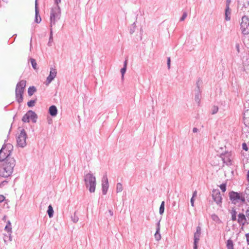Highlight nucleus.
Instances as JSON below:
<instances>
[{
    "label": "nucleus",
    "instance_id": "1",
    "mask_svg": "<svg viewBox=\"0 0 249 249\" xmlns=\"http://www.w3.org/2000/svg\"><path fill=\"white\" fill-rule=\"evenodd\" d=\"M84 182L86 187L91 193H94L96 186V180L95 176L90 173L84 176Z\"/></svg>",
    "mask_w": 249,
    "mask_h": 249
},
{
    "label": "nucleus",
    "instance_id": "2",
    "mask_svg": "<svg viewBox=\"0 0 249 249\" xmlns=\"http://www.w3.org/2000/svg\"><path fill=\"white\" fill-rule=\"evenodd\" d=\"M214 160H220L221 166H230L233 163V157L231 152L226 151L220 155L214 157Z\"/></svg>",
    "mask_w": 249,
    "mask_h": 249
},
{
    "label": "nucleus",
    "instance_id": "3",
    "mask_svg": "<svg viewBox=\"0 0 249 249\" xmlns=\"http://www.w3.org/2000/svg\"><path fill=\"white\" fill-rule=\"evenodd\" d=\"M26 81L22 80L18 82L16 85L15 94L16 100L18 103L23 102V94L26 87Z\"/></svg>",
    "mask_w": 249,
    "mask_h": 249
},
{
    "label": "nucleus",
    "instance_id": "4",
    "mask_svg": "<svg viewBox=\"0 0 249 249\" xmlns=\"http://www.w3.org/2000/svg\"><path fill=\"white\" fill-rule=\"evenodd\" d=\"M61 9L59 5L52 8L50 12V27L52 28L60 18Z\"/></svg>",
    "mask_w": 249,
    "mask_h": 249
},
{
    "label": "nucleus",
    "instance_id": "5",
    "mask_svg": "<svg viewBox=\"0 0 249 249\" xmlns=\"http://www.w3.org/2000/svg\"><path fill=\"white\" fill-rule=\"evenodd\" d=\"M249 189L247 188L245 193H239L234 191H231L229 193V196L230 200L232 203L235 204L239 201L245 203L246 201L245 194H247V191H249Z\"/></svg>",
    "mask_w": 249,
    "mask_h": 249
},
{
    "label": "nucleus",
    "instance_id": "6",
    "mask_svg": "<svg viewBox=\"0 0 249 249\" xmlns=\"http://www.w3.org/2000/svg\"><path fill=\"white\" fill-rule=\"evenodd\" d=\"M240 29L244 36L249 35V18L248 16H244L242 18Z\"/></svg>",
    "mask_w": 249,
    "mask_h": 249
},
{
    "label": "nucleus",
    "instance_id": "7",
    "mask_svg": "<svg viewBox=\"0 0 249 249\" xmlns=\"http://www.w3.org/2000/svg\"><path fill=\"white\" fill-rule=\"evenodd\" d=\"M37 115L35 112L30 110L24 115L22 118V121L24 123H29L30 119H31L33 123H36L37 122Z\"/></svg>",
    "mask_w": 249,
    "mask_h": 249
},
{
    "label": "nucleus",
    "instance_id": "8",
    "mask_svg": "<svg viewBox=\"0 0 249 249\" xmlns=\"http://www.w3.org/2000/svg\"><path fill=\"white\" fill-rule=\"evenodd\" d=\"M27 139V134L25 130L22 129L20 133L17 138V145L20 147H24L26 145V140Z\"/></svg>",
    "mask_w": 249,
    "mask_h": 249
},
{
    "label": "nucleus",
    "instance_id": "9",
    "mask_svg": "<svg viewBox=\"0 0 249 249\" xmlns=\"http://www.w3.org/2000/svg\"><path fill=\"white\" fill-rule=\"evenodd\" d=\"M201 228L199 226L196 227V231L194 233V249H197V244L199 241L201 235Z\"/></svg>",
    "mask_w": 249,
    "mask_h": 249
},
{
    "label": "nucleus",
    "instance_id": "10",
    "mask_svg": "<svg viewBox=\"0 0 249 249\" xmlns=\"http://www.w3.org/2000/svg\"><path fill=\"white\" fill-rule=\"evenodd\" d=\"M57 74L56 70L53 67L50 68L49 76L47 77L45 84L48 85L56 77Z\"/></svg>",
    "mask_w": 249,
    "mask_h": 249
},
{
    "label": "nucleus",
    "instance_id": "11",
    "mask_svg": "<svg viewBox=\"0 0 249 249\" xmlns=\"http://www.w3.org/2000/svg\"><path fill=\"white\" fill-rule=\"evenodd\" d=\"M212 196L217 204L219 205L222 203V198L219 190H214L213 191Z\"/></svg>",
    "mask_w": 249,
    "mask_h": 249
},
{
    "label": "nucleus",
    "instance_id": "12",
    "mask_svg": "<svg viewBox=\"0 0 249 249\" xmlns=\"http://www.w3.org/2000/svg\"><path fill=\"white\" fill-rule=\"evenodd\" d=\"M108 188V179L107 175L104 176L102 180V193L105 195L107 194Z\"/></svg>",
    "mask_w": 249,
    "mask_h": 249
},
{
    "label": "nucleus",
    "instance_id": "13",
    "mask_svg": "<svg viewBox=\"0 0 249 249\" xmlns=\"http://www.w3.org/2000/svg\"><path fill=\"white\" fill-rule=\"evenodd\" d=\"M247 220L245 215L243 213H240L238 215L237 222L242 226H245L247 223Z\"/></svg>",
    "mask_w": 249,
    "mask_h": 249
},
{
    "label": "nucleus",
    "instance_id": "14",
    "mask_svg": "<svg viewBox=\"0 0 249 249\" xmlns=\"http://www.w3.org/2000/svg\"><path fill=\"white\" fill-rule=\"evenodd\" d=\"M41 21V18L39 14V11L37 7V0L35 2V21L37 23H39Z\"/></svg>",
    "mask_w": 249,
    "mask_h": 249
},
{
    "label": "nucleus",
    "instance_id": "15",
    "mask_svg": "<svg viewBox=\"0 0 249 249\" xmlns=\"http://www.w3.org/2000/svg\"><path fill=\"white\" fill-rule=\"evenodd\" d=\"M58 113V110L56 107L54 105L50 106L49 108V113L52 117L56 116Z\"/></svg>",
    "mask_w": 249,
    "mask_h": 249
},
{
    "label": "nucleus",
    "instance_id": "16",
    "mask_svg": "<svg viewBox=\"0 0 249 249\" xmlns=\"http://www.w3.org/2000/svg\"><path fill=\"white\" fill-rule=\"evenodd\" d=\"M244 124L249 128V109L246 110L244 113Z\"/></svg>",
    "mask_w": 249,
    "mask_h": 249
},
{
    "label": "nucleus",
    "instance_id": "17",
    "mask_svg": "<svg viewBox=\"0 0 249 249\" xmlns=\"http://www.w3.org/2000/svg\"><path fill=\"white\" fill-rule=\"evenodd\" d=\"M201 91L200 89H195V101L199 105L201 100Z\"/></svg>",
    "mask_w": 249,
    "mask_h": 249
},
{
    "label": "nucleus",
    "instance_id": "18",
    "mask_svg": "<svg viewBox=\"0 0 249 249\" xmlns=\"http://www.w3.org/2000/svg\"><path fill=\"white\" fill-rule=\"evenodd\" d=\"M230 15H231L230 8H225V20L226 21H229L231 20Z\"/></svg>",
    "mask_w": 249,
    "mask_h": 249
},
{
    "label": "nucleus",
    "instance_id": "19",
    "mask_svg": "<svg viewBox=\"0 0 249 249\" xmlns=\"http://www.w3.org/2000/svg\"><path fill=\"white\" fill-rule=\"evenodd\" d=\"M53 213H54V211H53V207L51 205H50L48 206V210H47V213H48V216H49V217L50 218H52V217H53Z\"/></svg>",
    "mask_w": 249,
    "mask_h": 249
},
{
    "label": "nucleus",
    "instance_id": "20",
    "mask_svg": "<svg viewBox=\"0 0 249 249\" xmlns=\"http://www.w3.org/2000/svg\"><path fill=\"white\" fill-rule=\"evenodd\" d=\"M53 42V29H52V28L50 27V36H49V41L48 43V45L49 46H52Z\"/></svg>",
    "mask_w": 249,
    "mask_h": 249
},
{
    "label": "nucleus",
    "instance_id": "21",
    "mask_svg": "<svg viewBox=\"0 0 249 249\" xmlns=\"http://www.w3.org/2000/svg\"><path fill=\"white\" fill-rule=\"evenodd\" d=\"M36 88L34 86H31L28 88V93L29 96H31L36 91Z\"/></svg>",
    "mask_w": 249,
    "mask_h": 249
},
{
    "label": "nucleus",
    "instance_id": "22",
    "mask_svg": "<svg viewBox=\"0 0 249 249\" xmlns=\"http://www.w3.org/2000/svg\"><path fill=\"white\" fill-rule=\"evenodd\" d=\"M226 246L227 249H234L233 241L231 239L228 240L226 243Z\"/></svg>",
    "mask_w": 249,
    "mask_h": 249
},
{
    "label": "nucleus",
    "instance_id": "23",
    "mask_svg": "<svg viewBox=\"0 0 249 249\" xmlns=\"http://www.w3.org/2000/svg\"><path fill=\"white\" fill-rule=\"evenodd\" d=\"M127 60H125L124 64V67L121 69V72L122 77H124V74L126 70Z\"/></svg>",
    "mask_w": 249,
    "mask_h": 249
},
{
    "label": "nucleus",
    "instance_id": "24",
    "mask_svg": "<svg viewBox=\"0 0 249 249\" xmlns=\"http://www.w3.org/2000/svg\"><path fill=\"white\" fill-rule=\"evenodd\" d=\"M231 220L233 221H234L236 220V214L237 212L234 209H232L231 212Z\"/></svg>",
    "mask_w": 249,
    "mask_h": 249
},
{
    "label": "nucleus",
    "instance_id": "25",
    "mask_svg": "<svg viewBox=\"0 0 249 249\" xmlns=\"http://www.w3.org/2000/svg\"><path fill=\"white\" fill-rule=\"evenodd\" d=\"M164 205L165 202L164 201H162L160 207L159 213L160 215H162L164 212Z\"/></svg>",
    "mask_w": 249,
    "mask_h": 249
},
{
    "label": "nucleus",
    "instance_id": "26",
    "mask_svg": "<svg viewBox=\"0 0 249 249\" xmlns=\"http://www.w3.org/2000/svg\"><path fill=\"white\" fill-rule=\"evenodd\" d=\"M160 231H157L156 230V233H155L154 236L156 240L159 241L161 239V235L160 234Z\"/></svg>",
    "mask_w": 249,
    "mask_h": 249
},
{
    "label": "nucleus",
    "instance_id": "27",
    "mask_svg": "<svg viewBox=\"0 0 249 249\" xmlns=\"http://www.w3.org/2000/svg\"><path fill=\"white\" fill-rule=\"evenodd\" d=\"M30 61H31V63L33 68L34 70H36L37 69V64H36V60L34 58H31Z\"/></svg>",
    "mask_w": 249,
    "mask_h": 249
},
{
    "label": "nucleus",
    "instance_id": "28",
    "mask_svg": "<svg viewBox=\"0 0 249 249\" xmlns=\"http://www.w3.org/2000/svg\"><path fill=\"white\" fill-rule=\"evenodd\" d=\"M212 164H213V166H221V161L220 160H214V158H213V161H212Z\"/></svg>",
    "mask_w": 249,
    "mask_h": 249
},
{
    "label": "nucleus",
    "instance_id": "29",
    "mask_svg": "<svg viewBox=\"0 0 249 249\" xmlns=\"http://www.w3.org/2000/svg\"><path fill=\"white\" fill-rule=\"evenodd\" d=\"M123 191V186L121 183H118L116 185L117 193L121 192Z\"/></svg>",
    "mask_w": 249,
    "mask_h": 249
},
{
    "label": "nucleus",
    "instance_id": "30",
    "mask_svg": "<svg viewBox=\"0 0 249 249\" xmlns=\"http://www.w3.org/2000/svg\"><path fill=\"white\" fill-rule=\"evenodd\" d=\"M12 172H0V176L7 178L9 177Z\"/></svg>",
    "mask_w": 249,
    "mask_h": 249
},
{
    "label": "nucleus",
    "instance_id": "31",
    "mask_svg": "<svg viewBox=\"0 0 249 249\" xmlns=\"http://www.w3.org/2000/svg\"><path fill=\"white\" fill-rule=\"evenodd\" d=\"M36 103V100H31L28 102L27 105L29 107H33L35 106V104Z\"/></svg>",
    "mask_w": 249,
    "mask_h": 249
},
{
    "label": "nucleus",
    "instance_id": "32",
    "mask_svg": "<svg viewBox=\"0 0 249 249\" xmlns=\"http://www.w3.org/2000/svg\"><path fill=\"white\" fill-rule=\"evenodd\" d=\"M218 107L214 106L213 107L212 114H215L218 112Z\"/></svg>",
    "mask_w": 249,
    "mask_h": 249
},
{
    "label": "nucleus",
    "instance_id": "33",
    "mask_svg": "<svg viewBox=\"0 0 249 249\" xmlns=\"http://www.w3.org/2000/svg\"><path fill=\"white\" fill-rule=\"evenodd\" d=\"M71 219L74 223H76L78 221V217L76 215L75 213H74L73 215L71 216Z\"/></svg>",
    "mask_w": 249,
    "mask_h": 249
},
{
    "label": "nucleus",
    "instance_id": "34",
    "mask_svg": "<svg viewBox=\"0 0 249 249\" xmlns=\"http://www.w3.org/2000/svg\"><path fill=\"white\" fill-rule=\"evenodd\" d=\"M4 230L5 231H7L8 233H12V226L6 225Z\"/></svg>",
    "mask_w": 249,
    "mask_h": 249
},
{
    "label": "nucleus",
    "instance_id": "35",
    "mask_svg": "<svg viewBox=\"0 0 249 249\" xmlns=\"http://www.w3.org/2000/svg\"><path fill=\"white\" fill-rule=\"evenodd\" d=\"M202 83V81L200 79H198L196 83V89H200V85Z\"/></svg>",
    "mask_w": 249,
    "mask_h": 249
},
{
    "label": "nucleus",
    "instance_id": "36",
    "mask_svg": "<svg viewBox=\"0 0 249 249\" xmlns=\"http://www.w3.org/2000/svg\"><path fill=\"white\" fill-rule=\"evenodd\" d=\"M220 188L223 192H225L226 190V184L222 183L220 185Z\"/></svg>",
    "mask_w": 249,
    "mask_h": 249
},
{
    "label": "nucleus",
    "instance_id": "37",
    "mask_svg": "<svg viewBox=\"0 0 249 249\" xmlns=\"http://www.w3.org/2000/svg\"><path fill=\"white\" fill-rule=\"evenodd\" d=\"M187 13L186 12H184L183 13L181 17L180 18V21H183L187 17Z\"/></svg>",
    "mask_w": 249,
    "mask_h": 249
},
{
    "label": "nucleus",
    "instance_id": "38",
    "mask_svg": "<svg viewBox=\"0 0 249 249\" xmlns=\"http://www.w3.org/2000/svg\"><path fill=\"white\" fill-rule=\"evenodd\" d=\"M242 148L245 151H247L249 149V148L247 145V144L244 142L242 144Z\"/></svg>",
    "mask_w": 249,
    "mask_h": 249
},
{
    "label": "nucleus",
    "instance_id": "39",
    "mask_svg": "<svg viewBox=\"0 0 249 249\" xmlns=\"http://www.w3.org/2000/svg\"><path fill=\"white\" fill-rule=\"evenodd\" d=\"M133 28L130 29V33L131 34H132L134 31H135V23L134 22L132 24Z\"/></svg>",
    "mask_w": 249,
    "mask_h": 249
},
{
    "label": "nucleus",
    "instance_id": "40",
    "mask_svg": "<svg viewBox=\"0 0 249 249\" xmlns=\"http://www.w3.org/2000/svg\"><path fill=\"white\" fill-rule=\"evenodd\" d=\"M231 2V0H226V8H230V4Z\"/></svg>",
    "mask_w": 249,
    "mask_h": 249
},
{
    "label": "nucleus",
    "instance_id": "41",
    "mask_svg": "<svg viewBox=\"0 0 249 249\" xmlns=\"http://www.w3.org/2000/svg\"><path fill=\"white\" fill-rule=\"evenodd\" d=\"M235 48L236 49V50L238 52V53H240V45L239 43H236L235 45Z\"/></svg>",
    "mask_w": 249,
    "mask_h": 249
},
{
    "label": "nucleus",
    "instance_id": "42",
    "mask_svg": "<svg viewBox=\"0 0 249 249\" xmlns=\"http://www.w3.org/2000/svg\"><path fill=\"white\" fill-rule=\"evenodd\" d=\"M156 230L160 231V220L159 221L157 224Z\"/></svg>",
    "mask_w": 249,
    "mask_h": 249
},
{
    "label": "nucleus",
    "instance_id": "43",
    "mask_svg": "<svg viewBox=\"0 0 249 249\" xmlns=\"http://www.w3.org/2000/svg\"><path fill=\"white\" fill-rule=\"evenodd\" d=\"M170 62H171L170 58L168 57L167 59V65H168V69H169L170 68Z\"/></svg>",
    "mask_w": 249,
    "mask_h": 249
},
{
    "label": "nucleus",
    "instance_id": "44",
    "mask_svg": "<svg viewBox=\"0 0 249 249\" xmlns=\"http://www.w3.org/2000/svg\"><path fill=\"white\" fill-rule=\"evenodd\" d=\"M5 199V197L3 195H0V202H3Z\"/></svg>",
    "mask_w": 249,
    "mask_h": 249
},
{
    "label": "nucleus",
    "instance_id": "45",
    "mask_svg": "<svg viewBox=\"0 0 249 249\" xmlns=\"http://www.w3.org/2000/svg\"><path fill=\"white\" fill-rule=\"evenodd\" d=\"M194 201H195L194 198L192 197L191 198L190 202H191V204L192 206H193V207L194 206Z\"/></svg>",
    "mask_w": 249,
    "mask_h": 249
},
{
    "label": "nucleus",
    "instance_id": "46",
    "mask_svg": "<svg viewBox=\"0 0 249 249\" xmlns=\"http://www.w3.org/2000/svg\"><path fill=\"white\" fill-rule=\"evenodd\" d=\"M246 237L247 239V242L248 245H249V233H247L246 234Z\"/></svg>",
    "mask_w": 249,
    "mask_h": 249
},
{
    "label": "nucleus",
    "instance_id": "47",
    "mask_svg": "<svg viewBox=\"0 0 249 249\" xmlns=\"http://www.w3.org/2000/svg\"><path fill=\"white\" fill-rule=\"evenodd\" d=\"M246 216L248 218V219L249 220V207L248 208V209L247 210L246 212Z\"/></svg>",
    "mask_w": 249,
    "mask_h": 249
},
{
    "label": "nucleus",
    "instance_id": "48",
    "mask_svg": "<svg viewBox=\"0 0 249 249\" xmlns=\"http://www.w3.org/2000/svg\"><path fill=\"white\" fill-rule=\"evenodd\" d=\"M8 238H9V241H11L12 240V233H8Z\"/></svg>",
    "mask_w": 249,
    "mask_h": 249
},
{
    "label": "nucleus",
    "instance_id": "49",
    "mask_svg": "<svg viewBox=\"0 0 249 249\" xmlns=\"http://www.w3.org/2000/svg\"><path fill=\"white\" fill-rule=\"evenodd\" d=\"M197 195V191L196 190H195L194 192H193V196L192 197L193 198H194L195 197H196Z\"/></svg>",
    "mask_w": 249,
    "mask_h": 249
},
{
    "label": "nucleus",
    "instance_id": "50",
    "mask_svg": "<svg viewBox=\"0 0 249 249\" xmlns=\"http://www.w3.org/2000/svg\"><path fill=\"white\" fill-rule=\"evenodd\" d=\"M212 218L214 220H215L216 219H218V216L215 214H213V215H212Z\"/></svg>",
    "mask_w": 249,
    "mask_h": 249
},
{
    "label": "nucleus",
    "instance_id": "51",
    "mask_svg": "<svg viewBox=\"0 0 249 249\" xmlns=\"http://www.w3.org/2000/svg\"><path fill=\"white\" fill-rule=\"evenodd\" d=\"M54 3L56 4V5H58V3L61 2V0H54Z\"/></svg>",
    "mask_w": 249,
    "mask_h": 249
},
{
    "label": "nucleus",
    "instance_id": "52",
    "mask_svg": "<svg viewBox=\"0 0 249 249\" xmlns=\"http://www.w3.org/2000/svg\"><path fill=\"white\" fill-rule=\"evenodd\" d=\"M198 131V129L196 127H194L193 129V133H196Z\"/></svg>",
    "mask_w": 249,
    "mask_h": 249
},
{
    "label": "nucleus",
    "instance_id": "53",
    "mask_svg": "<svg viewBox=\"0 0 249 249\" xmlns=\"http://www.w3.org/2000/svg\"><path fill=\"white\" fill-rule=\"evenodd\" d=\"M247 179L249 183V172H248L247 176Z\"/></svg>",
    "mask_w": 249,
    "mask_h": 249
},
{
    "label": "nucleus",
    "instance_id": "54",
    "mask_svg": "<svg viewBox=\"0 0 249 249\" xmlns=\"http://www.w3.org/2000/svg\"><path fill=\"white\" fill-rule=\"evenodd\" d=\"M108 212H109V213L110 215L111 216H112L113 214V212L111 210H109Z\"/></svg>",
    "mask_w": 249,
    "mask_h": 249
},
{
    "label": "nucleus",
    "instance_id": "55",
    "mask_svg": "<svg viewBox=\"0 0 249 249\" xmlns=\"http://www.w3.org/2000/svg\"><path fill=\"white\" fill-rule=\"evenodd\" d=\"M8 225V226H11V222L9 220H8L7 222V225Z\"/></svg>",
    "mask_w": 249,
    "mask_h": 249
},
{
    "label": "nucleus",
    "instance_id": "56",
    "mask_svg": "<svg viewBox=\"0 0 249 249\" xmlns=\"http://www.w3.org/2000/svg\"><path fill=\"white\" fill-rule=\"evenodd\" d=\"M32 37L30 39V48H31L32 47Z\"/></svg>",
    "mask_w": 249,
    "mask_h": 249
},
{
    "label": "nucleus",
    "instance_id": "57",
    "mask_svg": "<svg viewBox=\"0 0 249 249\" xmlns=\"http://www.w3.org/2000/svg\"><path fill=\"white\" fill-rule=\"evenodd\" d=\"M245 171H249V169H246L245 166H244Z\"/></svg>",
    "mask_w": 249,
    "mask_h": 249
},
{
    "label": "nucleus",
    "instance_id": "58",
    "mask_svg": "<svg viewBox=\"0 0 249 249\" xmlns=\"http://www.w3.org/2000/svg\"><path fill=\"white\" fill-rule=\"evenodd\" d=\"M6 216L5 215V216H3V217L2 218V220H6Z\"/></svg>",
    "mask_w": 249,
    "mask_h": 249
},
{
    "label": "nucleus",
    "instance_id": "59",
    "mask_svg": "<svg viewBox=\"0 0 249 249\" xmlns=\"http://www.w3.org/2000/svg\"><path fill=\"white\" fill-rule=\"evenodd\" d=\"M247 103L248 104V105H249V100H248V101L247 102Z\"/></svg>",
    "mask_w": 249,
    "mask_h": 249
},
{
    "label": "nucleus",
    "instance_id": "60",
    "mask_svg": "<svg viewBox=\"0 0 249 249\" xmlns=\"http://www.w3.org/2000/svg\"><path fill=\"white\" fill-rule=\"evenodd\" d=\"M16 117V115L13 117V119H15Z\"/></svg>",
    "mask_w": 249,
    "mask_h": 249
},
{
    "label": "nucleus",
    "instance_id": "61",
    "mask_svg": "<svg viewBox=\"0 0 249 249\" xmlns=\"http://www.w3.org/2000/svg\"><path fill=\"white\" fill-rule=\"evenodd\" d=\"M3 0L4 1H5L6 0Z\"/></svg>",
    "mask_w": 249,
    "mask_h": 249
}]
</instances>
